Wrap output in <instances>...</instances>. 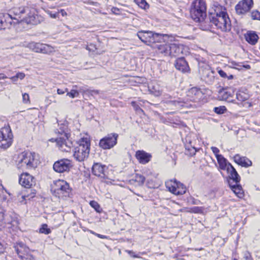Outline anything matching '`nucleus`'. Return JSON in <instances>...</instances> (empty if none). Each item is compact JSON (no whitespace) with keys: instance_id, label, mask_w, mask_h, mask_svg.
<instances>
[{"instance_id":"nucleus-23","label":"nucleus","mask_w":260,"mask_h":260,"mask_svg":"<svg viewBox=\"0 0 260 260\" xmlns=\"http://www.w3.org/2000/svg\"><path fill=\"white\" fill-rule=\"evenodd\" d=\"M106 169V166L102 165V164H93L92 167L93 174L97 176H104Z\"/></svg>"},{"instance_id":"nucleus-8","label":"nucleus","mask_w":260,"mask_h":260,"mask_svg":"<svg viewBox=\"0 0 260 260\" xmlns=\"http://www.w3.org/2000/svg\"><path fill=\"white\" fill-rule=\"evenodd\" d=\"M13 160L16 162H41L42 159L40 155L35 152L24 151L17 153L13 156Z\"/></svg>"},{"instance_id":"nucleus-24","label":"nucleus","mask_w":260,"mask_h":260,"mask_svg":"<svg viewBox=\"0 0 260 260\" xmlns=\"http://www.w3.org/2000/svg\"><path fill=\"white\" fill-rule=\"evenodd\" d=\"M246 41L251 45H255L258 41V37L255 31H248L245 35Z\"/></svg>"},{"instance_id":"nucleus-27","label":"nucleus","mask_w":260,"mask_h":260,"mask_svg":"<svg viewBox=\"0 0 260 260\" xmlns=\"http://www.w3.org/2000/svg\"><path fill=\"white\" fill-rule=\"evenodd\" d=\"M36 192L30 190V193L24 194L22 196H18V201L22 204H26L27 200H29L30 199L35 197L36 195Z\"/></svg>"},{"instance_id":"nucleus-42","label":"nucleus","mask_w":260,"mask_h":260,"mask_svg":"<svg viewBox=\"0 0 260 260\" xmlns=\"http://www.w3.org/2000/svg\"><path fill=\"white\" fill-rule=\"evenodd\" d=\"M79 94V93L77 90L73 89L71 90V91L67 92V95L70 96V98H74L78 96Z\"/></svg>"},{"instance_id":"nucleus-19","label":"nucleus","mask_w":260,"mask_h":260,"mask_svg":"<svg viewBox=\"0 0 260 260\" xmlns=\"http://www.w3.org/2000/svg\"><path fill=\"white\" fill-rule=\"evenodd\" d=\"M175 68L183 73L188 72L189 68L188 63L183 57H180L176 59L175 63Z\"/></svg>"},{"instance_id":"nucleus-62","label":"nucleus","mask_w":260,"mask_h":260,"mask_svg":"<svg viewBox=\"0 0 260 260\" xmlns=\"http://www.w3.org/2000/svg\"><path fill=\"white\" fill-rule=\"evenodd\" d=\"M5 250V247L3 245L0 243V253H3Z\"/></svg>"},{"instance_id":"nucleus-45","label":"nucleus","mask_w":260,"mask_h":260,"mask_svg":"<svg viewBox=\"0 0 260 260\" xmlns=\"http://www.w3.org/2000/svg\"><path fill=\"white\" fill-rule=\"evenodd\" d=\"M196 150L194 147H191V148L187 149L186 148V152L185 153L187 155H192L195 154Z\"/></svg>"},{"instance_id":"nucleus-44","label":"nucleus","mask_w":260,"mask_h":260,"mask_svg":"<svg viewBox=\"0 0 260 260\" xmlns=\"http://www.w3.org/2000/svg\"><path fill=\"white\" fill-rule=\"evenodd\" d=\"M203 209L202 207H193L190 209V212L194 213H201L203 212Z\"/></svg>"},{"instance_id":"nucleus-41","label":"nucleus","mask_w":260,"mask_h":260,"mask_svg":"<svg viewBox=\"0 0 260 260\" xmlns=\"http://www.w3.org/2000/svg\"><path fill=\"white\" fill-rule=\"evenodd\" d=\"M251 17L253 20H260V12L254 10L251 13Z\"/></svg>"},{"instance_id":"nucleus-32","label":"nucleus","mask_w":260,"mask_h":260,"mask_svg":"<svg viewBox=\"0 0 260 260\" xmlns=\"http://www.w3.org/2000/svg\"><path fill=\"white\" fill-rule=\"evenodd\" d=\"M220 98L221 100L226 101L230 98L232 97V93L230 91H227L225 90H223L219 92Z\"/></svg>"},{"instance_id":"nucleus-37","label":"nucleus","mask_w":260,"mask_h":260,"mask_svg":"<svg viewBox=\"0 0 260 260\" xmlns=\"http://www.w3.org/2000/svg\"><path fill=\"white\" fill-rule=\"evenodd\" d=\"M90 205L94 208V209L98 212V213H101L102 211V209L101 208L100 205L98 204V203L95 201H92L90 202L89 203Z\"/></svg>"},{"instance_id":"nucleus-17","label":"nucleus","mask_w":260,"mask_h":260,"mask_svg":"<svg viewBox=\"0 0 260 260\" xmlns=\"http://www.w3.org/2000/svg\"><path fill=\"white\" fill-rule=\"evenodd\" d=\"M20 184L25 188H30L35 185V178L27 173H22L19 178Z\"/></svg>"},{"instance_id":"nucleus-63","label":"nucleus","mask_w":260,"mask_h":260,"mask_svg":"<svg viewBox=\"0 0 260 260\" xmlns=\"http://www.w3.org/2000/svg\"><path fill=\"white\" fill-rule=\"evenodd\" d=\"M137 114L141 115V114H144V112L141 108L138 109V110L136 111Z\"/></svg>"},{"instance_id":"nucleus-57","label":"nucleus","mask_w":260,"mask_h":260,"mask_svg":"<svg viewBox=\"0 0 260 260\" xmlns=\"http://www.w3.org/2000/svg\"><path fill=\"white\" fill-rule=\"evenodd\" d=\"M90 46L91 47H90L89 46H86V49L89 50V51H93L94 49H95V46L94 45H90Z\"/></svg>"},{"instance_id":"nucleus-46","label":"nucleus","mask_w":260,"mask_h":260,"mask_svg":"<svg viewBox=\"0 0 260 260\" xmlns=\"http://www.w3.org/2000/svg\"><path fill=\"white\" fill-rule=\"evenodd\" d=\"M111 12L113 14H114L115 15H121V11L119 9L116 7H112L111 9Z\"/></svg>"},{"instance_id":"nucleus-14","label":"nucleus","mask_w":260,"mask_h":260,"mask_svg":"<svg viewBox=\"0 0 260 260\" xmlns=\"http://www.w3.org/2000/svg\"><path fill=\"white\" fill-rule=\"evenodd\" d=\"M118 137L116 133L109 134L100 141L99 146L103 149H110L116 145Z\"/></svg>"},{"instance_id":"nucleus-56","label":"nucleus","mask_w":260,"mask_h":260,"mask_svg":"<svg viewBox=\"0 0 260 260\" xmlns=\"http://www.w3.org/2000/svg\"><path fill=\"white\" fill-rule=\"evenodd\" d=\"M58 12H59V13H60L63 17L67 16V12L63 9H60Z\"/></svg>"},{"instance_id":"nucleus-61","label":"nucleus","mask_w":260,"mask_h":260,"mask_svg":"<svg viewBox=\"0 0 260 260\" xmlns=\"http://www.w3.org/2000/svg\"><path fill=\"white\" fill-rule=\"evenodd\" d=\"M238 165H241L242 167L248 168L251 166L252 164H238Z\"/></svg>"},{"instance_id":"nucleus-39","label":"nucleus","mask_w":260,"mask_h":260,"mask_svg":"<svg viewBox=\"0 0 260 260\" xmlns=\"http://www.w3.org/2000/svg\"><path fill=\"white\" fill-rule=\"evenodd\" d=\"M40 233L47 235L51 233V230L48 228V225L46 224H44L40 229Z\"/></svg>"},{"instance_id":"nucleus-64","label":"nucleus","mask_w":260,"mask_h":260,"mask_svg":"<svg viewBox=\"0 0 260 260\" xmlns=\"http://www.w3.org/2000/svg\"><path fill=\"white\" fill-rule=\"evenodd\" d=\"M7 76L5 75L4 74L1 73L0 74V80L1 79H4L7 78Z\"/></svg>"},{"instance_id":"nucleus-20","label":"nucleus","mask_w":260,"mask_h":260,"mask_svg":"<svg viewBox=\"0 0 260 260\" xmlns=\"http://www.w3.org/2000/svg\"><path fill=\"white\" fill-rule=\"evenodd\" d=\"M135 156L140 162H148L151 160V154L143 150H138L136 152Z\"/></svg>"},{"instance_id":"nucleus-60","label":"nucleus","mask_w":260,"mask_h":260,"mask_svg":"<svg viewBox=\"0 0 260 260\" xmlns=\"http://www.w3.org/2000/svg\"><path fill=\"white\" fill-rule=\"evenodd\" d=\"M250 255L249 253L248 252H246L244 254V258L246 259H247V260H249L250 259Z\"/></svg>"},{"instance_id":"nucleus-48","label":"nucleus","mask_w":260,"mask_h":260,"mask_svg":"<svg viewBox=\"0 0 260 260\" xmlns=\"http://www.w3.org/2000/svg\"><path fill=\"white\" fill-rule=\"evenodd\" d=\"M218 162H225V159L223 157V156L220 154H218L215 156Z\"/></svg>"},{"instance_id":"nucleus-35","label":"nucleus","mask_w":260,"mask_h":260,"mask_svg":"<svg viewBox=\"0 0 260 260\" xmlns=\"http://www.w3.org/2000/svg\"><path fill=\"white\" fill-rule=\"evenodd\" d=\"M9 194L7 191L4 188L3 185H0V200L6 201L7 199V194Z\"/></svg>"},{"instance_id":"nucleus-6","label":"nucleus","mask_w":260,"mask_h":260,"mask_svg":"<svg viewBox=\"0 0 260 260\" xmlns=\"http://www.w3.org/2000/svg\"><path fill=\"white\" fill-rule=\"evenodd\" d=\"M78 146L75 149L74 156L76 160L83 161L88 156L90 140L88 137H84L81 139L78 143Z\"/></svg>"},{"instance_id":"nucleus-5","label":"nucleus","mask_w":260,"mask_h":260,"mask_svg":"<svg viewBox=\"0 0 260 260\" xmlns=\"http://www.w3.org/2000/svg\"><path fill=\"white\" fill-rule=\"evenodd\" d=\"M206 4L204 0H195L191 5L190 13L196 22H202L206 17Z\"/></svg>"},{"instance_id":"nucleus-49","label":"nucleus","mask_w":260,"mask_h":260,"mask_svg":"<svg viewBox=\"0 0 260 260\" xmlns=\"http://www.w3.org/2000/svg\"><path fill=\"white\" fill-rule=\"evenodd\" d=\"M48 14L52 18H56L58 17L59 12L53 13L51 11H48L47 12Z\"/></svg>"},{"instance_id":"nucleus-25","label":"nucleus","mask_w":260,"mask_h":260,"mask_svg":"<svg viewBox=\"0 0 260 260\" xmlns=\"http://www.w3.org/2000/svg\"><path fill=\"white\" fill-rule=\"evenodd\" d=\"M229 186L232 191L237 197L241 198L243 196V191L242 186L239 184V183L233 184V183L230 181Z\"/></svg>"},{"instance_id":"nucleus-30","label":"nucleus","mask_w":260,"mask_h":260,"mask_svg":"<svg viewBox=\"0 0 260 260\" xmlns=\"http://www.w3.org/2000/svg\"><path fill=\"white\" fill-rule=\"evenodd\" d=\"M5 211L0 207V231H2L6 226L7 222L5 218Z\"/></svg>"},{"instance_id":"nucleus-9","label":"nucleus","mask_w":260,"mask_h":260,"mask_svg":"<svg viewBox=\"0 0 260 260\" xmlns=\"http://www.w3.org/2000/svg\"><path fill=\"white\" fill-rule=\"evenodd\" d=\"M13 135L9 126L2 127L0 130V147L7 149L12 144Z\"/></svg>"},{"instance_id":"nucleus-36","label":"nucleus","mask_w":260,"mask_h":260,"mask_svg":"<svg viewBox=\"0 0 260 260\" xmlns=\"http://www.w3.org/2000/svg\"><path fill=\"white\" fill-rule=\"evenodd\" d=\"M134 2L142 9L146 10L149 8V5L145 0H134Z\"/></svg>"},{"instance_id":"nucleus-22","label":"nucleus","mask_w":260,"mask_h":260,"mask_svg":"<svg viewBox=\"0 0 260 260\" xmlns=\"http://www.w3.org/2000/svg\"><path fill=\"white\" fill-rule=\"evenodd\" d=\"M183 45L176 44H170L169 56H177L182 53Z\"/></svg>"},{"instance_id":"nucleus-52","label":"nucleus","mask_w":260,"mask_h":260,"mask_svg":"<svg viewBox=\"0 0 260 260\" xmlns=\"http://www.w3.org/2000/svg\"><path fill=\"white\" fill-rule=\"evenodd\" d=\"M211 149L212 152L215 155V156L219 154V150L218 149V148H217V147H212Z\"/></svg>"},{"instance_id":"nucleus-3","label":"nucleus","mask_w":260,"mask_h":260,"mask_svg":"<svg viewBox=\"0 0 260 260\" xmlns=\"http://www.w3.org/2000/svg\"><path fill=\"white\" fill-rule=\"evenodd\" d=\"M187 99L186 101L179 98L176 101H169L167 104L172 108L180 109L183 107L188 108L191 106L188 101L198 102L204 99V94L200 89L197 87L190 88L187 93Z\"/></svg>"},{"instance_id":"nucleus-21","label":"nucleus","mask_w":260,"mask_h":260,"mask_svg":"<svg viewBox=\"0 0 260 260\" xmlns=\"http://www.w3.org/2000/svg\"><path fill=\"white\" fill-rule=\"evenodd\" d=\"M228 173L229 174L228 179L229 185H230V181H231L233 184L239 183L240 181V177L233 167H230V171L228 172Z\"/></svg>"},{"instance_id":"nucleus-18","label":"nucleus","mask_w":260,"mask_h":260,"mask_svg":"<svg viewBox=\"0 0 260 260\" xmlns=\"http://www.w3.org/2000/svg\"><path fill=\"white\" fill-rule=\"evenodd\" d=\"M12 14L0 13V29L9 28L12 24Z\"/></svg>"},{"instance_id":"nucleus-12","label":"nucleus","mask_w":260,"mask_h":260,"mask_svg":"<svg viewBox=\"0 0 260 260\" xmlns=\"http://www.w3.org/2000/svg\"><path fill=\"white\" fill-rule=\"evenodd\" d=\"M137 36L142 42L145 43H153L158 42L162 38V35L154 33L151 31H140Z\"/></svg>"},{"instance_id":"nucleus-40","label":"nucleus","mask_w":260,"mask_h":260,"mask_svg":"<svg viewBox=\"0 0 260 260\" xmlns=\"http://www.w3.org/2000/svg\"><path fill=\"white\" fill-rule=\"evenodd\" d=\"M218 169L221 170H226L228 173L230 171V167H233L231 164H218Z\"/></svg>"},{"instance_id":"nucleus-47","label":"nucleus","mask_w":260,"mask_h":260,"mask_svg":"<svg viewBox=\"0 0 260 260\" xmlns=\"http://www.w3.org/2000/svg\"><path fill=\"white\" fill-rule=\"evenodd\" d=\"M22 99L24 103H29V96L27 93H24L22 94Z\"/></svg>"},{"instance_id":"nucleus-26","label":"nucleus","mask_w":260,"mask_h":260,"mask_svg":"<svg viewBox=\"0 0 260 260\" xmlns=\"http://www.w3.org/2000/svg\"><path fill=\"white\" fill-rule=\"evenodd\" d=\"M145 177L140 174H136L135 178L129 180V183L136 186L143 185L145 181Z\"/></svg>"},{"instance_id":"nucleus-50","label":"nucleus","mask_w":260,"mask_h":260,"mask_svg":"<svg viewBox=\"0 0 260 260\" xmlns=\"http://www.w3.org/2000/svg\"><path fill=\"white\" fill-rule=\"evenodd\" d=\"M26 168L28 169H35L37 165L36 164H26Z\"/></svg>"},{"instance_id":"nucleus-54","label":"nucleus","mask_w":260,"mask_h":260,"mask_svg":"<svg viewBox=\"0 0 260 260\" xmlns=\"http://www.w3.org/2000/svg\"><path fill=\"white\" fill-rule=\"evenodd\" d=\"M131 105L134 107L136 111L138 110V109H139L140 108L139 105H138L135 102H132L131 103Z\"/></svg>"},{"instance_id":"nucleus-28","label":"nucleus","mask_w":260,"mask_h":260,"mask_svg":"<svg viewBox=\"0 0 260 260\" xmlns=\"http://www.w3.org/2000/svg\"><path fill=\"white\" fill-rule=\"evenodd\" d=\"M54 170L58 173H63L69 170V164H53Z\"/></svg>"},{"instance_id":"nucleus-16","label":"nucleus","mask_w":260,"mask_h":260,"mask_svg":"<svg viewBox=\"0 0 260 260\" xmlns=\"http://www.w3.org/2000/svg\"><path fill=\"white\" fill-rule=\"evenodd\" d=\"M253 5V0H242L235 6L236 12L238 15H244L250 11Z\"/></svg>"},{"instance_id":"nucleus-53","label":"nucleus","mask_w":260,"mask_h":260,"mask_svg":"<svg viewBox=\"0 0 260 260\" xmlns=\"http://www.w3.org/2000/svg\"><path fill=\"white\" fill-rule=\"evenodd\" d=\"M25 74L23 73L19 72L16 74V76L18 79L22 80L25 77Z\"/></svg>"},{"instance_id":"nucleus-43","label":"nucleus","mask_w":260,"mask_h":260,"mask_svg":"<svg viewBox=\"0 0 260 260\" xmlns=\"http://www.w3.org/2000/svg\"><path fill=\"white\" fill-rule=\"evenodd\" d=\"M226 110V108L224 106H220L218 107H215L214 111L218 114H223Z\"/></svg>"},{"instance_id":"nucleus-34","label":"nucleus","mask_w":260,"mask_h":260,"mask_svg":"<svg viewBox=\"0 0 260 260\" xmlns=\"http://www.w3.org/2000/svg\"><path fill=\"white\" fill-rule=\"evenodd\" d=\"M234 161L235 162H248V161H249V162H251L248 158L244 156H241L239 154H236L234 156Z\"/></svg>"},{"instance_id":"nucleus-7","label":"nucleus","mask_w":260,"mask_h":260,"mask_svg":"<svg viewBox=\"0 0 260 260\" xmlns=\"http://www.w3.org/2000/svg\"><path fill=\"white\" fill-rule=\"evenodd\" d=\"M51 191L55 196L63 198L69 197L71 189L67 182L59 179L53 182L51 185Z\"/></svg>"},{"instance_id":"nucleus-15","label":"nucleus","mask_w":260,"mask_h":260,"mask_svg":"<svg viewBox=\"0 0 260 260\" xmlns=\"http://www.w3.org/2000/svg\"><path fill=\"white\" fill-rule=\"evenodd\" d=\"M199 73L202 80L210 84L214 79V72L205 63H199Z\"/></svg>"},{"instance_id":"nucleus-29","label":"nucleus","mask_w":260,"mask_h":260,"mask_svg":"<svg viewBox=\"0 0 260 260\" xmlns=\"http://www.w3.org/2000/svg\"><path fill=\"white\" fill-rule=\"evenodd\" d=\"M156 47L157 49L158 53L163 54L166 56H169L170 44H158L156 45Z\"/></svg>"},{"instance_id":"nucleus-59","label":"nucleus","mask_w":260,"mask_h":260,"mask_svg":"<svg viewBox=\"0 0 260 260\" xmlns=\"http://www.w3.org/2000/svg\"><path fill=\"white\" fill-rule=\"evenodd\" d=\"M10 79L12 80V81L13 83H16L17 81V80H18V78H17L16 75L15 76H13V77H11Z\"/></svg>"},{"instance_id":"nucleus-10","label":"nucleus","mask_w":260,"mask_h":260,"mask_svg":"<svg viewBox=\"0 0 260 260\" xmlns=\"http://www.w3.org/2000/svg\"><path fill=\"white\" fill-rule=\"evenodd\" d=\"M23 46L37 53H50L54 51V48L49 45L35 42H25Z\"/></svg>"},{"instance_id":"nucleus-38","label":"nucleus","mask_w":260,"mask_h":260,"mask_svg":"<svg viewBox=\"0 0 260 260\" xmlns=\"http://www.w3.org/2000/svg\"><path fill=\"white\" fill-rule=\"evenodd\" d=\"M232 64L234 68L237 69L238 70H241L242 68H244L246 69H249L250 68L249 65H242L239 63H236L235 62H232Z\"/></svg>"},{"instance_id":"nucleus-11","label":"nucleus","mask_w":260,"mask_h":260,"mask_svg":"<svg viewBox=\"0 0 260 260\" xmlns=\"http://www.w3.org/2000/svg\"><path fill=\"white\" fill-rule=\"evenodd\" d=\"M15 251L22 260H34V257L29 248L21 242H17L14 246Z\"/></svg>"},{"instance_id":"nucleus-13","label":"nucleus","mask_w":260,"mask_h":260,"mask_svg":"<svg viewBox=\"0 0 260 260\" xmlns=\"http://www.w3.org/2000/svg\"><path fill=\"white\" fill-rule=\"evenodd\" d=\"M165 184L169 191L175 195L183 194L186 192V188L184 185L176 180H168Z\"/></svg>"},{"instance_id":"nucleus-51","label":"nucleus","mask_w":260,"mask_h":260,"mask_svg":"<svg viewBox=\"0 0 260 260\" xmlns=\"http://www.w3.org/2000/svg\"><path fill=\"white\" fill-rule=\"evenodd\" d=\"M217 70H218V74L221 77L224 78H226V77H228V75L223 71H222V70H220H220L217 69Z\"/></svg>"},{"instance_id":"nucleus-33","label":"nucleus","mask_w":260,"mask_h":260,"mask_svg":"<svg viewBox=\"0 0 260 260\" xmlns=\"http://www.w3.org/2000/svg\"><path fill=\"white\" fill-rule=\"evenodd\" d=\"M236 96L237 99L239 101H244L247 100L249 98L248 94L243 91H241V90H239L237 92Z\"/></svg>"},{"instance_id":"nucleus-2","label":"nucleus","mask_w":260,"mask_h":260,"mask_svg":"<svg viewBox=\"0 0 260 260\" xmlns=\"http://www.w3.org/2000/svg\"><path fill=\"white\" fill-rule=\"evenodd\" d=\"M211 27L222 32L229 31L231 29V23L226 9L221 7H217L215 13L209 17Z\"/></svg>"},{"instance_id":"nucleus-31","label":"nucleus","mask_w":260,"mask_h":260,"mask_svg":"<svg viewBox=\"0 0 260 260\" xmlns=\"http://www.w3.org/2000/svg\"><path fill=\"white\" fill-rule=\"evenodd\" d=\"M150 91L155 95L159 96L162 93V89L159 87V85L155 84L152 86H149Z\"/></svg>"},{"instance_id":"nucleus-4","label":"nucleus","mask_w":260,"mask_h":260,"mask_svg":"<svg viewBox=\"0 0 260 260\" xmlns=\"http://www.w3.org/2000/svg\"><path fill=\"white\" fill-rule=\"evenodd\" d=\"M58 128L55 130V134L60 137L56 139L52 138L49 141L56 143L58 148L62 151L69 152L73 146L72 142L69 140L70 133L67 125L65 124H58Z\"/></svg>"},{"instance_id":"nucleus-58","label":"nucleus","mask_w":260,"mask_h":260,"mask_svg":"<svg viewBox=\"0 0 260 260\" xmlns=\"http://www.w3.org/2000/svg\"><path fill=\"white\" fill-rule=\"evenodd\" d=\"M96 236H97L98 237L101 238V239H108V237L105 236V235H101V234H96Z\"/></svg>"},{"instance_id":"nucleus-55","label":"nucleus","mask_w":260,"mask_h":260,"mask_svg":"<svg viewBox=\"0 0 260 260\" xmlns=\"http://www.w3.org/2000/svg\"><path fill=\"white\" fill-rule=\"evenodd\" d=\"M68 92V89L67 88H66L64 90L61 89H58L57 90V93L58 94H63L65 92Z\"/></svg>"},{"instance_id":"nucleus-1","label":"nucleus","mask_w":260,"mask_h":260,"mask_svg":"<svg viewBox=\"0 0 260 260\" xmlns=\"http://www.w3.org/2000/svg\"><path fill=\"white\" fill-rule=\"evenodd\" d=\"M12 14V20H15L14 24L25 22L27 24L36 25L39 22L36 11L33 8L28 7H16L12 9L8 13Z\"/></svg>"}]
</instances>
